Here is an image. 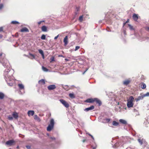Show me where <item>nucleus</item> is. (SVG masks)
Listing matches in <instances>:
<instances>
[{"label":"nucleus","mask_w":149,"mask_h":149,"mask_svg":"<svg viewBox=\"0 0 149 149\" xmlns=\"http://www.w3.org/2000/svg\"><path fill=\"white\" fill-rule=\"evenodd\" d=\"M7 62L8 61L6 58L5 54L1 52H0V63L3 66H5Z\"/></svg>","instance_id":"obj_1"},{"label":"nucleus","mask_w":149,"mask_h":149,"mask_svg":"<svg viewBox=\"0 0 149 149\" xmlns=\"http://www.w3.org/2000/svg\"><path fill=\"white\" fill-rule=\"evenodd\" d=\"M134 100V98L132 96H130L129 100L127 101V106L128 108H130L133 107L134 104L133 102Z\"/></svg>","instance_id":"obj_2"},{"label":"nucleus","mask_w":149,"mask_h":149,"mask_svg":"<svg viewBox=\"0 0 149 149\" xmlns=\"http://www.w3.org/2000/svg\"><path fill=\"white\" fill-rule=\"evenodd\" d=\"M54 121L53 119H51L50 121V124L48 126L47 130L48 131H50L53 128L54 125Z\"/></svg>","instance_id":"obj_3"},{"label":"nucleus","mask_w":149,"mask_h":149,"mask_svg":"<svg viewBox=\"0 0 149 149\" xmlns=\"http://www.w3.org/2000/svg\"><path fill=\"white\" fill-rule=\"evenodd\" d=\"M59 100L61 102L66 108H68L69 107V104L65 101L63 99H60Z\"/></svg>","instance_id":"obj_4"},{"label":"nucleus","mask_w":149,"mask_h":149,"mask_svg":"<svg viewBox=\"0 0 149 149\" xmlns=\"http://www.w3.org/2000/svg\"><path fill=\"white\" fill-rule=\"evenodd\" d=\"M15 142V141L13 140H9L7 141L6 143V145L11 146L13 145V143Z\"/></svg>","instance_id":"obj_5"},{"label":"nucleus","mask_w":149,"mask_h":149,"mask_svg":"<svg viewBox=\"0 0 149 149\" xmlns=\"http://www.w3.org/2000/svg\"><path fill=\"white\" fill-rule=\"evenodd\" d=\"M56 88V86L54 85H51L48 86L47 88L49 90H52L55 89Z\"/></svg>","instance_id":"obj_6"},{"label":"nucleus","mask_w":149,"mask_h":149,"mask_svg":"<svg viewBox=\"0 0 149 149\" xmlns=\"http://www.w3.org/2000/svg\"><path fill=\"white\" fill-rule=\"evenodd\" d=\"M86 103H93L95 102V101L94 100V98H88L84 101Z\"/></svg>","instance_id":"obj_7"},{"label":"nucleus","mask_w":149,"mask_h":149,"mask_svg":"<svg viewBox=\"0 0 149 149\" xmlns=\"http://www.w3.org/2000/svg\"><path fill=\"white\" fill-rule=\"evenodd\" d=\"M132 18L135 21H137V20L139 19V16L137 14L134 13L133 15Z\"/></svg>","instance_id":"obj_8"},{"label":"nucleus","mask_w":149,"mask_h":149,"mask_svg":"<svg viewBox=\"0 0 149 149\" xmlns=\"http://www.w3.org/2000/svg\"><path fill=\"white\" fill-rule=\"evenodd\" d=\"M94 100L96 104H98L99 106L101 105L102 102L101 101L97 98H94Z\"/></svg>","instance_id":"obj_9"},{"label":"nucleus","mask_w":149,"mask_h":149,"mask_svg":"<svg viewBox=\"0 0 149 149\" xmlns=\"http://www.w3.org/2000/svg\"><path fill=\"white\" fill-rule=\"evenodd\" d=\"M94 109V106L93 105L91 106L90 107L86 108L84 109V111H87L93 109Z\"/></svg>","instance_id":"obj_10"},{"label":"nucleus","mask_w":149,"mask_h":149,"mask_svg":"<svg viewBox=\"0 0 149 149\" xmlns=\"http://www.w3.org/2000/svg\"><path fill=\"white\" fill-rule=\"evenodd\" d=\"M138 141L141 145H142L143 143L145 142V140L143 138L141 139L140 138H139L138 139Z\"/></svg>","instance_id":"obj_11"},{"label":"nucleus","mask_w":149,"mask_h":149,"mask_svg":"<svg viewBox=\"0 0 149 149\" xmlns=\"http://www.w3.org/2000/svg\"><path fill=\"white\" fill-rule=\"evenodd\" d=\"M63 42L64 43V45L66 46L68 43V36H66L64 39Z\"/></svg>","instance_id":"obj_12"},{"label":"nucleus","mask_w":149,"mask_h":149,"mask_svg":"<svg viewBox=\"0 0 149 149\" xmlns=\"http://www.w3.org/2000/svg\"><path fill=\"white\" fill-rule=\"evenodd\" d=\"M20 31L22 32H29V31L27 28L24 27L21 29L20 30Z\"/></svg>","instance_id":"obj_13"},{"label":"nucleus","mask_w":149,"mask_h":149,"mask_svg":"<svg viewBox=\"0 0 149 149\" xmlns=\"http://www.w3.org/2000/svg\"><path fill=\"white\" fill-rule=\"evenodd\" d=\"M29 55L31 56L26 55H25V56L31 59H34L35 58V56L33 54L29 53Z\"/></svg>","instance_id":"obj_14"},{"label":"nucleus","mask_w":149,"mask_h":149,"mask_svg":"<svg viewBox=\"0 0 149 149\" xmlns=\"http://www.w3.org/2000/svg\"><path fill=\"white\" fill-rule=\"evenodd\" d=\"M12 115L14 118L16 119L17 118L18 116V113L15 112L13 113Z\"/></svg>","instance_id":"obj_15"},{"label":"nucleus","mask_w":149,"mask_h":149,"mask_svg":"<svg viewBox=\"0 0 149 149\" xmlns=\"http://www.w3.org/2000/svg\"><path fill=\"white\" fill-rule=\"evenodd\" d=\"M131 81L130 79H127L123 82V84L124 85H127Z\"/></svg>","instance_id":"obj_16"},{"label":"nucleus","mask_w":149,"mask_h":149,"mask_svg":"<svg viewBox=\"0 0 149 149\" xmlns=\"http://www.w3.org/2000/svg\"><path fill=\"white\" fill-rule=\"evenodd\" d=\"M38 83L41 85H44L45 84V80L44 79L40 80L39 81Z\"/></svg>","instance_id":"obj_17"},{"label":"nucleus","mask_w":149,"mask_h":149,"mask_svg":"<svg viewBox=\"0 0 149 149\" xmlns=\"http://www.w3.org/2000/svg\"><path fill=\"white\" fill-rule=\"evenodd\" d=\"M19 89L20 90L24 89V86L22 84H19L18 85Z\"/></svg>","instance_id":"obj_18"},{"label":"nucleus","mask_w":149,"mask_h":149,"mask_svg":"<svg viewBox=\"0 0 149 149\" xmlns=\"http://www.w3.org/2000/svg\"><path fill=\"white\" fill-rule=\"evenodd\" d=\"M42 31L44 32H46L47 31V27L45 26H43L41 27Z\"/></svg>","instance_id":"obj_19"},{"label":"nucleus","mask_w":149,"mask_h":149,"mask_svg":"<svg viewBox=\"0 0 149 149\" xmlns=\"http://www.w3.org/2000/svg\"><path fill=\"white\" fill-rule=\"evenodd\" d=\"M119 121L120 123L124 125H126L127 124V122L126 121L123 119H120Z\"/></svg>","instance_id":"obj_20"},{"label":"nucleus","mask_w":149,"mask_h":149,"mask_svg":"<svg viewBox=\"0 0 149 149\" xmlns=\"http://www.w3.org/2000/svg\"><path fill=\"white\" fill-rule=\"evenodd\" d=\"M34 111H29L28 112V114L29 116L30 115L33 116L34 114Z\"/></svg>","instance_id":"obj_21"},{"label":"nucleus","mask_w":149,"mask_h":149,"mask_svg":"<svg viewBox=\"0 0 149 149\" xmlns=\"http://www.w3.org/2000/svg\"><path fill=\"white\" fill-rule=\"evenodd\" d=\"M145 97L144 94L140 96H139L137 99V100H141L143 99V98Z\"/></svg>","instance_id":"obj_22"},{"label":"nucleus","mask_w":149,"mask_h":149,"mask_svg":"<svg viewBox=\"0 0 149 149\" xmlns=\"http://www.w3.org/2000/svg\"><path fill=\"white\" fill-rule=\"evenodd\" d=\"M141 88L143 89H144L146 87V84L143 83H142L141 84Z\"/></svg>","instance_id":"obj_23"},{"label":"nucleus","mask_w":149,"mask_h":149,"mask_svg":"<svg viewBox=\"0 0 149 149\" xmlns=\"http://www.w3.org/2000/svg\"><path fill=\"white\" fill-rule=\"evenodd\" d=\"M112 124L113 125L117 126L119 125V123L115 121H113L112 123Z\"/></svg>","instance_id":"obj_24"},{"label":"nucleus","mask_w":149,"mask_h":149,"mask_svg":"<svg viewBox=\"0 0 149 149\" xmlns=\"http://www.w3.org/2000/svg\"><path fill=\"white\" fill-rule=\"evenodd\" d=\"M69 97L72 98H74L75 97V96L73 93H70L69 94Z\"/></svg>","instance_id":"obj_25"},{"label":"nucleus","mask_w":149,"mask_h":149,"mask_svg":"<svg viewBox=\"0 0 149 149\" xmlns=\"http://www.w3.org/2000/svg\"><path fill=\"white\" fill-rule=\"evenodd\" d=\"M4 97V94L2 93H0V99H3Z\"/></svg>","instance_id":"obj_26"},{"label":"nucleus","mask_w":149,"mask_h":149,"mask_svg":"<svg viewBox=\"0 0 149 149\" xmlns=\"http://www.w3.org/2000/svg\"><path fill=\"white\" fill-rule=\"evenodd\" d=\"M42 69L45 72H47L49 70L48 69L43 66L42 67Z\"/></svg>","instance_id":"obj_27"},{"label":"nucleus","mask_w":149,"mask_h":149,"mask_svg":"<svg viewBox=\"0 0 149 149\" xmlns=\"http://www.w3.org/2000/svg\"><path fill=\"white\" fill-rule=\"evenodd\" d=\"M8 71H5L4 73V74L5 75V77H8L9 75H8Z\"/></svg>","instance_id":"obj_28"},{"label":"nucleus","mask_w":149,"mask_h":149,"mask_svg":"<svg viewBox=\"0 0 149 149\" xmlns=\"http://www.w3.org/2000/svg\"><path fill=\"white\" fill-rule=\"evenodd\" d=\"M41 38L42 40H45L46 39L45 36L44 34L42 35L41 37Z\"/></svg>","instance_id":"obj_29"},{"label":"nucleus","mask_w":149,"mask_h":149,"mask_svg":"<svg viewBox=\"0 0 149 149\" xmlns=\"http://www.w3.org/2000/svg\"><path fill=\"white\" fill-rule=\"evenodd\" d=\"M11 23L12 24H19V23L17 21H12L11 22Z\"/></svg>","instance_id":"obj_30"},{"label":"nucleus","mask_w":149,"mask_h":149,"mask_svg":"<svg viewBox=\"0 0 149 149\" xmlns=\"http://www.w3.org/2000/svg\"><path fill=\"white\" fill-rule=\"evenodd\" d=\"M50 62L51 63L52 62L54 61V57L52 56L50 58Z\"/></svg>","instance_id":"obj_31"},{"label":"nucleus","mask_w":149,"mask_h":149,"mask_svg":"<svg viewBox=\"0 0 149 149\" xmlns=\"http://www.w3.org/2000/svg\"><path fill=\"white\" fill-rule=\"evenodd\" d=\"M83 15L80 16L79 18V20L80 22H82L83 21Z\"/></svg>","instance_id":"obj_32"},{"label":"nucleus","mask_w":149,"mask_h":149,"mask_svg":"<svg viewBox=\"0 0 149 149\" xmlns=\"http://www.w3.org/2000/svg\"><path fill=\"white\" fill-rule=\"evenodd\" d=\"M128 26L129 27L130 29V30H134V29L133 28V26H132L131 25H130V24H128Z\"/></svg>","instance_id":"obj_33"},{"label":"nucleus","mask_w":149,"mask_h":149,"mask_svg":"<svg viewBox=\"0 0 149 149\" xmlns=\"http://www.w3.org/2000/svg\"><path fill=\"white\" fill-rule=\"evenodd\" d=\"M38 51H39V53L40 54H41V55L44 54L43 52V51L42 50L40 49H39L38 50Z\"/></svg>","instance_id":"obj_34"},{"label":"nucleus","mask_w":149,"mask_h":149,"mask_svg":"<svg viewBox=\"0 0 149 149\" xmlns=\"http://www.w3.org/2000/svg\"><path fill=\"white\" fill-rule=\"evenodd\" d=\"M8 119L9 120H13V118L12 116L10 115L8 116Z\"/></svg>","instance_id":"obj_35"},{"label":"nucleus","mask_w":149,"mask_h":149,"mask_svg":"<svg viewBox=\"0 0 149 149\" xmlns=\"http://www.w3.org/2000/svg\"><path fill=\"white\" fill-rule=\"evenodd\" d=\"M8 85L10 86H13V84L12 82L8 83Z\"/></svg>","instance_id":"obj_36"},{"label":"nucleus","mask_w":149,"mask_h":149,"mask_svg":"<svg viewBox=\"0 0 149 149\" xmlns=\"http://www.w3.org/2000/svg\"><path fill=\"white\" fill-rule=\"evenodd\" d=\"M80 48V46H77L75 47V51H77Z\"/></svg>","instance_id":"obj_37"},{"label":"nucleus","mask_w":149,"mask_h":149,"mask_svg":"<svg viewBox=\"0 0 149 149\" xmlns=\"http://www.w3.org/2000/svg\"><path fill=\"white\" fill-rule=\"evenodd\" d=\"M145 97L149 96V92L147 93L146 94H144Z\"/></svg>","instance_id":"obj_38"},{"label":"nucleus","mask_w":149,"mask_h":149,"mask_svg":"<svg viewBox=\"0 0 149 149\" xmlns=\"http://www.w3.org/2000/svg\"><path fill=\"white\" fill-rule=\"evenodd\" d=\"M105 120L107 123H109L110 121V119L109 118H106Z\"/></svg>","instance_id":"obj_39"},{"label":"nucleus","mask_w":149,"mask_h":149,"mask_svg":"<svg viewBox=\"0 0 149 149\" xmlns=\"http://www.w3.org/2000/svg\"><path fill=\"white\" fill-rule=\"evenodd\" d=\"M80 8L79 7H76V10L78 12Z\"/></svg>","instance_id":"obj_40"},{"label":"nucleus","mask_w":149,"mask_h":149,"mask_svg":"<svg viewBox=\"0 0 149 149\" xmlns=\"http://www.w3.org/2000/svg\"><path fill=\"white\" fill-rule=\"evenodd\" d=\"M3 7V5L1 4H0V9H1Z\"/></svg>","instance_id":"obj_41"},{"label":"nucleus","mask_w":149,"mask_h":149,"mask_svg":"<svg viewBox=\"0 0 149 149\" xmlns=\"http://www.w3.org/2000/svg\"><path fill=\"white\" fill-rule=\"evenodd\" d=\"M26 147L28 149H31V146H26Z\"/></svg>","instance_id":"obj_42"},{"label":"nucleus","mask_w":149,"mask_h":149,"mask_svg":"<svg viewBox=\"0 0 149 149\" xmlns=\"http://www.w3.org/2000/svg\"><path fill=\"white\" fill-rule=\"evenodd\" d=\"M44 21H40L39 22H38V25H40V24L42 22H44Z\"/></svg>","instance_id":"obj_43"},{"label":"nucleus","mask_w":149,"mask_h":149,"mask_svg":"<svg viewBox=\"0 0 149 149\" xmlns=\"http://www.w3.org/2000/svg\"><path fill=\"white\" fill-rule=\"evenodd\" d=\"M65 87H66V88H64L67 90H68V86H65Z\"/></svg>","instance_id":"obj_44"},{"label":"nucleus","mask_w":149,"mask_h":149,"mask_svg":"<svg viewBox=\"0 0 149 149\" xmlns=\"http://www.w3.org/2000/svg\"><path fill=\"white\" fill-rule=\"evenodd\" d=\"M3 31V28L2 27H0V32H1Z\"/></svg>","instance_id":"obj_45"},{"label":"nucleus","mask_w":149,"mask_h":149,"mask_svg":"<svg viewBox=\"0 0 149 149\" xmlns=\"http://www.w3.org/2000/svg\"><path fill=\"white\" fill-rule=\"evenodd\" d=\"M146 29L147 31H149V27H146Z\"/></svg>","instance_id":"obj_46"},{"label":"nucleus","mask_w":149,"mask_h":149,"mask_svg":"<svg viewBox=\"0 0 149 149\" xmlns=\"http://www.w3.org/2000/svg\"><path fill=\"white\" fill-rule=\"evenodd\" d=\"M58 36H59V35H58L57 36H55L54 37V39L55 40H56L58 38Z\"/></svg>","instance_id":"obj_47"},{"label":"nucleus","mask_w":149,"mask_h":149,"mask_svg":"<svg viewBox=\"0 0 149 149\" xmlns=\"http://www.w3.org/2000/svg\"><path fill=\"white\" fill-rule=\"evenodd\" d=\"M15 36L16 37H18V33H16L15 35Z\"/></svg>","instance_id":"obj_48"},{"label":"nucleus","mask_w":149,"mask_h":149,"mask_svg":"<svg viewBox=\"0 0 149 149\" xmlns=\"http://www.w3.org/2000/svg\"><path fill=\"white\" fill-rule=\"evenodd\" d=\"M88 68H87L86 70H85V71L83 73V74H84L88 70Z\"/></svg>","instance_id":"obj_49"},{"label":"nucleus","mask_w":149,"mask_h":149,"mask_svg":"<svg viewBox=\"0 0 149 149\" xmlns=\"http://www.w3.org/2000/svg\"><path fill=\"white\" fill-rule=\"evenodd\" d=\"M58 57H64L63 56V55H59L58 56Z\"/></svg>","instance_id":"obj_50"},{"label":"nucleus","mask_w":149,"mask_h":149,"mask_svg":"<svg viewBox=\"0 0 149 149\" xmlns=\"http://www.w3.org/2000/svg\"><path fill=\"white\" fill-rule=\"evenodd\" d=\"M129 19H128L127 20V21L126 22V23H127L129 22Z\"/></svg>","instance_id":"obj_51"},{"label":"nucleus","mask_w":149,"mask_h":149,"mask_svg":"<svg viewBox=\"0 0 149 149\" xmlns=\"http://www.w3.org/2000/svg\"><path fill=\"white\" fill-rule=\"evenodd\" d=\"M42 58L44 59L45 58V56L44 54L42 55Z\"/></svg>","instance_id":"obj_52"},{"label":"nucleus","mask_w":149,"mask_h":149,"mask_svg":"<svg viewBox=\"0 0 149 149\" xmlns=\"http://www.w3.org/2000/svg\"><path fill=\"white\" fill-rule=\"evenodd\" d=\"M89 135L90 136H91V137L93 139V136L92 135H91V134H89Z\"/></svg>","instance_id":"obj_53"},{"label":"nucleus","mask_w":149,"mask_h":149,"mask_svg":"<svg viewBox=\"0 0 149 149\" xmlns=\"http://www.w3.org/2000/svg\"><path fill=\"white\" fill-rule=\"evenodd\" d=\"M51 139H52V140H54L55 139V138L54 137H52L51 138Z\"/></svg>","instance_id":"obj_54"},{"label":"nucleus","mask_w":149,"mask_h":149,"mask_svg":"<svg viewBox=\"0 0 149 149\" xmlns=\"http://www.w3.org/2000/svg\"><path fill=\"white\" fill-rule=\"evenodd\" d=\"M65 61H69V60L68 59H67V58H65Z\"/></svg>","instance_id":"obj_55"},{"label":"nucleus","mask_w":149,"mask_h":149,"mask_svg":"<svg viewBox=\"0 0 149 149\" xmlns=\"http://www.w3.org/2000/svg\"><path fill=\"white\" fill-rule=\"evenodd\" d=\"M86 141V140H85V139H84V140H83L82 141H83V142H85V141Z\"/></svg>","instance_id":"obj_56"},{"label":"nucleus","mask_w":149,"mask_h":149,"mask_svg":"<svg viewBox=\"0 0 149 149\" xmlns=\"http://www.w3.org/2000/svg\"><path fill=\"white\" fill-rule=\"evenodd\" d=\"M127 23H126V22L124 23H123V25L124 26Z\"/></svg>","instance_id":"obj_57"},{"label":"nucleus","mask_w":149,"mask_h":149,"mask_svg":"<svg viewBox=\"0 0 149 149\" xmlns=\"http://www.w3.org/2000/svg\"><path fill=\"white\" fill-rule=\"evenodd\" d=\"M36 117H37V118H38V119H39V118H38V117L37 115L36 116Z\"/></svg>","instance_id":"obj_58"},{"label":"nucleus","mask_w":149,"mask_h":149,"mask_svg":"<svg viewBox=\"0 0 149 149\" xmlns=\"http://www.w3.org/2000/svg\"><path fill=\"white\" fill-rule=\"evenodd\" d=\"M96 148L95 147H94L93 148V149H96Z\"/></svg>","instance_id":"obj_59"},{"label":"nucleus","mask_w":149,"mask_h":149,"mask_svg":"<svg viewBox=\"0 0 149 149\" xmlns=\"http://www.w3.org/2000/svg\"><path fill=\"white\" fill-rule=\"evenodd\" d=\"M17 148H19V146H17Z\"/></svg>","instance_id":"obj_60"},{"label":"nucleus","mask_w":149,"mask_h":149,"mask_svg":"<svg viewBox=\"0 0 149 149\" xmlns=\"http://www.w3.org/2000/svg\"><path fill=\"white\" fill-rule=\"evenodd\" d=\"M77 12H75V14L76 15H77Z\"/></svg>","instance_id":"obj_61"}]
</instances>
